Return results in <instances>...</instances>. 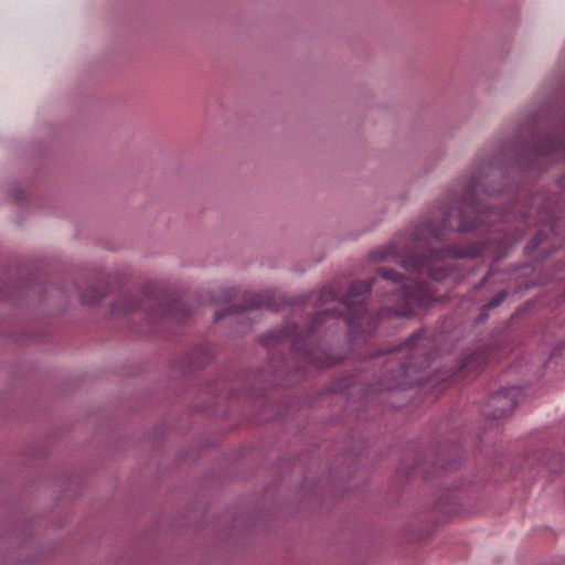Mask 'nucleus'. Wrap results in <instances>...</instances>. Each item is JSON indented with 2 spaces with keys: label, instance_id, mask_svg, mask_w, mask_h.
<instances>
[{
  "label": "nucleus",
  "instance_id": "f257e3e1",
  "mask_svg": "<svg viewBox=\"0 0 565 565\" xmlns=\"http://www.w3.org/2000/svg\"><path fill=\"white\" fill-rule=\"evenodd\" d=\"M521 396V391L518 387L503 390L491 397V404L495 407L494 416H505L516 405Z\"/></svg>",
  "mask_w": 565,
  "mask_h": 565
},
{
  "label": "nucleus",
  "instance_id": "f03ea898",
  "mask_svg": "<svg viewBox=\"0 0 565 565\" xmlns=\"http://www.w3.org/2000/svg\"><path fill=\"white\" fill-rule=\"evenodd\" d=\"M358 288H360L363 291H367L370 289V285L366 282H360L352 286V292H358Z\"/></svg>",
  "mask_w": 565,
  "mask_h": 565
},
{
  "label": "nucleus",
  "instance_id": "7ed1b4c3",
  "mask_svg": "<svg viewBox=\"0 0 565 565\" xmlns=\"http://www.w3.org/2000/svg\"><path fill=\"white\" fill-rule=\"evenodd\" d=\"M505 297V294L504 292H501L490 303H489V307H497L499 306L503 298Z\"/></svg>",
  "mask_w": 565,
  "mask_h": 565
},
{
  "label": "nucleus",
  "instance_id": "20e7f679",
  "mask_svg": "<svg viewBox=\"0 0 565 565\" xmlns=\"http://www.w3.org/2000/svg\"><path fill=\"white\" fill-rule=\"evenodd\" d=\"M456 257H465V256H471V255H475L477 254L476 252H455L454 253Z\"/></svg>",
  "mask_w": 565,
  "mask_h": 565
},
{
  "label": "nucleus",
  "instance_id": "39448f33",
  "mask_svg": "<svg viewBox=\"0 0 565 565\" xmlns=\"http://www.w3.org/2000/svg\"><path fill=\"white\" fill-rule=\"evenodd\" d=\"M382 276H383V278H385V279L395 280V277H394V276H392V275H391L390 273H387V271H382Z\"/></svg>",
  "mask_w": 565,
  "mask_h": 565
},
{
  "label": "nucleus",
  "instance_id": "423d86ee",
  "mask_svg": "<svg viewBox=\"0 0 565 565\" xmlns=\"http://www.w3.org/2000/svg\"><path fill=\"white\" fill-rule=\"evenodd\" d=\"M416 269L422 270V265H416Z\"/></svg>",
  "mask_w": 565,
  "mask_h": 565
},
{
  "label": "nucleus",
  "instance_id": "0eeeda50",
  "mask_svg": "<svg viewBox=\"0 0 565 565\" xmlns=\"http://www.w3.org/2000/svg\"><path fill=\"white\" fill-rule=\"evenodd\" d=\"M94 300H95V299H92V301H94ZM85 301H86V302H90V299L85 298Z\"/></svg>",
  "mask_w": 565,
  "mask_h": 565
},
{
  "label": "nucleus",
  "instance_id": "6e6552de",
  "mask_svg": "<svg viewBox=\"0 0 565 565\" xmlns=\"http://www.w3.org/2000/svg\"><path fill=\"white\" fill-rule=\"evenodd\" d=\"M461 230H462V231H468L469 228H468V227L462 226V227H461Z\"/></svg>",
  "mask_w": 565,
  "mask_h": 565
}]
</instances>
